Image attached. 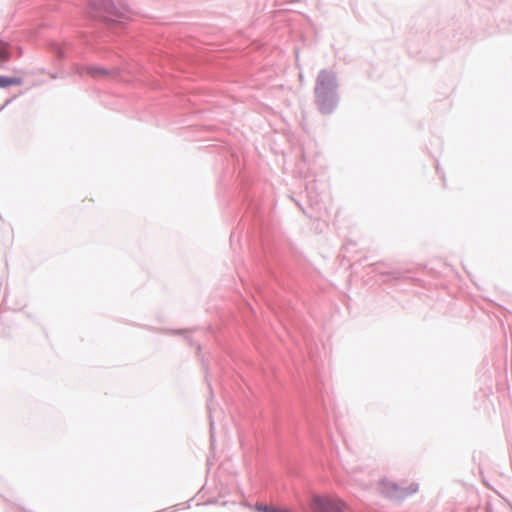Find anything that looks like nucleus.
I'll return each instance as SVG.
<instances>
[{
    "label": "nucleus",
    "instance_id": "nucleus-1",
    "mask_svg": "<svg viewBox=\"0 0 512 512\" xmlns=\"http://www.w3.org/2000/svg\"><path fill=\"white\" fill-rule=\"evenodd\" d=\"M309 508L313 512H343L346 505L335 496L314 494L310 497Z\"/></svg>",
    "mask_w": 512,
    "mask_h": 512
},
{
    "label": "nucleus",
    "instance_id": "nucleus-2",
    "mask_svg": "<svg viewBox=\"0 0 512 512\" xmlns=\"http://www.w3.org/2000/svg\"><path fill=\"white\" fill-rule=\"evenodd\" d=\"M317 93V103L319 110L324 114L331 113L336 106L337 100L325 92H319V89H317Z\"/></svg>",
    "mask_w": 512,
    "mask_h": 512
},
{
    "label": "nucleus",
    "instance_id": "nucleus-3",
    "mask_svg": "<svg viewBox=\"0 0 512 512\" xmlns=\"http://www.w3.org/2000/svg\"><path fill=\"white\" fill-rule=\"evenodd\" d=\"M384 489H385V493L387 494V496L396 497V498L404 497L407 494L415 492L417 490L416 487L410 488L409 490L408 489H399L397 487V485L390 483V482L384 484Z\"/></svg>",
    "mask_w": 512,
    "mask_h": 512
},
{
    "label": "nucleus",
    "instance_id": "nucleus-4",
    "mask_svg": "<svg viewBox=\"0 0 512 512\" xmlns=\"http://www.w3.org/2000/svg\"><path fill=\"white\" fill-rule=\"evenodd\" d=\"M22 83L20 78L16 77H5L0 75V88H6L9 86L20 85Z\"/></svg>",
    "mask_w": 512,
    "mask_h": 512
},
{
    "label": "nucleus",
    "instance_id": "nucleus-5",
    "mask_svg": "<svg viewBox=\"0 0 512 512\" xmlns=\"http://www.w3.org/2000/svg\"><path fill=\"white\" fill-rule=\"evenodd\" d=\"M10 58L9 44L0 40V65Z\"/></svg>",
    "mask_w": 512,
    "mask_h": 512
},
{
    "label": "nucleus",
    "instance_id": "nucleus-6",
    "mask_svg": "<svg viewBox=\"0 0 512 512\" xmlns=\"http://www.w3.org/2000/svg\"><path fill=\"white\" fill-rule=\"evenodd\" d=\"M257 511L259 512H292L291 510L284 508H277L273 506H257Z\"/></svg>",
    "mask_w": 512,
    "mask_h": 512
},
{
    "label": "nucleus",
    "instance_id": "nucleus-7",
    "mask_svg": "<svg viewBox=\"0 0 512 512\" xmlns=\"http://www.w3.org/2000/svg\"><path fill=\"white\" fill-rule=\"evenodd\" d=\"M89 73L95 78H101V77L107 76L109 74L106 70H104L102 68H95V67L90 68Z\"/></svg>",
    "mask_w": 512,
    "mask_h": 512
},
{
    "label": "nucleus",
    "instance_id": "nucleus-8",
    "mask_svg": "<svg viewBox=\"0 0 512 512\" xmlns=\"http://www.w3.org/2000/svg\"><path fill=\"white\" fill-rule=\"evenodd\" d=\"M330 81V75L326 72H323L321 73V75L319 76V80H318V83L321 87H323L326 82H329Z\"/></svg>",
    "mask_w": 512,
    "mask_h": 512
}]
</instances>
